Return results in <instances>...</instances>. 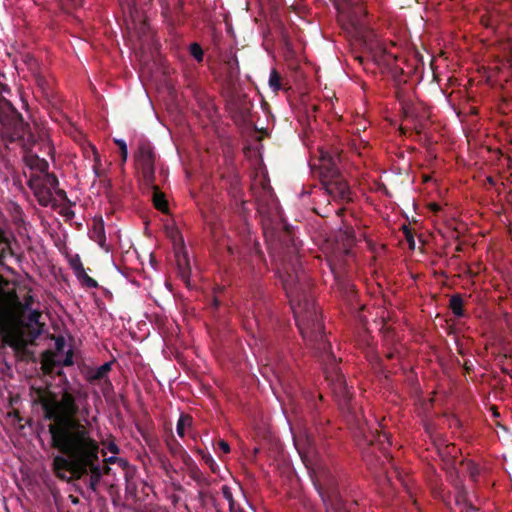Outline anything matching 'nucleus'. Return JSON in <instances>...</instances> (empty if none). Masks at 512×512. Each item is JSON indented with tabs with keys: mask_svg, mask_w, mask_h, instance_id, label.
Instances as JSON below:
<instances>
[{
	"mask_svg": "<svg viewBox=\"0 0 512 512\" xmlns=\"http://www.w3.org/2000/svg\"><path fill=\"white\" fill-rule=\"evenodd\" d=\"M45 417L49 425L52 446L61 452L53 459V469L63 480L79 479L90 469L91 488L95 490L100 477L99 443L86 425L75 418L78 407L72 394L65 392L60 399L53 395L41 397Z\"/></svg>",
	"mask_w": 512,
	"mask_h": 512,
	"instance_id": "1",
	"label": "nucleus"
},
{
	"mask_svg": "<svg viewBox=\"0 0 512 512\" xmlns=\"http://www.w3.org/2000/svg\"><path fill=\"white\" fill-rule=\"evenodd\" d=\"M41 313L28 309L18 299L13 283L0 277V334L19 351L43 331Z\"/></svg>",
	"mask_w": 512,
	"mask_h": 512,
	"instance_id": "2",
	"label": "nucleus"
},
{
	"mask_svg": "<svg viewBox=\"0 0 512 512\" xmlns=\"http://www.w3.org/2000/svg\"><path fill=\"white\" fill-rule=\"evenodd\" d=\"M299 331L304 341L322 339V321L314 299L300 284L298 276L279 274Z\"/></svg>",
	"mask_w": 512,
	"mask_h": 512,
	"instance_id": "3",
	"label": "nucleus"
},
{
	"mask_svg": "<svg viewBox=\"0 0 512 512\" xmlns=\"http://www.w3.org/2000/svg\"><path fill=\"white\" fill-rule=\"evenodd\" d=\"M338 11V20L346 28H357L366 11L354 0H333Z\"/></svg>",
	"mask_w": 512,
	"mask_h": 512,
	"instance_id": "4",
	"label": "nucleus"
},
{
	"mask_svg": "<svg viewBox=\"0 0 512 512\" xmlns=\"http://www.w3.org/2000/svg\"><path fill=\"white\" fill-rule=\"evenodd\" d=\"M154 152L149 145H143L139 148L136 161L141 169L144 180L150 184L154 178Z\"/></svg>",
	"mask_w": 512,
	"mask_h": 512,
	"instance_id": "5",
	"label": "nucleus"
},
{
	"mask_svg": "<svg viewBox=\"0 0 512 512\" xmlns=\"http://www.w3.org/2000/svg\"><path fill=\"white\" fill-rule=\"evenodd\" d=\"M349 422L353 423L356 428L359 430V435L363 436L368 442L374 443L377 442L381 449H386V446H389L390 440L389 435L385 431L378 432L377 430L374 432H369V435L366 434L365 426L367 425V419L362 416L359 418L356 415H351L349 418Z\"/></svg>",
	"mask_w": 512,
	"mask_h": 512,
	"instance_id": "6",
	"label": "nucleus"
},
{
	"mask_svg": "<svg viewBox=\"0 0 512 512\" xmlns=\"http://www.w3.org/2000/svg\"><path fill=\"white\" fill-rule=\"evenodd\" d=\"M337 159L338 158L332 156L328 151H325L322 148L319 149L318 170L323 179L322 182L338 177L339 169Z\"/></svg>",
	"mask_w": 512,
	"mask_h": 512,
	"instance_id": "7",
	"label": "nucleus"
},
{
	"mask_svg": "<svg viewBox=\"0 0 512 512\" xmlns=\"http://www.w3.org/2000/svg\"><path fill=\"white\" fill-rule=\"evenodd\" d=\"M368 49L370 50L373 60L378 65L384 66L386 68H392L393 65H395L397 62V55L391 51H388L383 43L379 40L372 42Z\"/></svg>",
	"mask_w": 512,
	"mask_h": 512,
	"instance_id": "8",
	"label": "nucleus"
},
{
	"mask_svg": "<svg viewBox=\"0 0 512 512\" xmlns=\"http://www.w3.org/2000/svg\"><path fill=\"white\" fill-rule=\"evenodd\" d=\"M66 340L64 337H57L55 340V353L52 356V364L60 366H70L73 364V352L70 348L66 350Z\"/></svg>",
	"mask_w": 512,
	"mask_h": 512,
	"instance_id": "9",
	"label": "nucleus"
},
{
	"mask_svg": "<svg viewBox=\"0 0 512 512\" xmlns=\"http://www.w3.org/2000/svg\"><path fill=\"white\" fill-rule=\"evenodd\" d=\"M323 186L327 194L332 196L334 199H350L349 186L345 181L339 179L338 177L331 180H325L323 182Z\"/></svg>",
	"mask_w": 512,
	"mask_h": 512,
	"instance_id": "10",
	"label": "nucleus"
},
{
	"mask_svg": "<svg viewBox=\"0 0 512 512\" xmlns=\"http://www.w3.org/2000/svg\"><path fill=\"white\" fill-rule=\"evenodd\" d=\"M331 381L333 383V391L337 397L345 402L348 401L351 393L344 376L342 374H336L335 377H331Z\"/></svg>",
	"mask_w": 512,
	"mask_h": 512,
	"instance_id": "11",
	"label": "nucleus"
},
{
	"mask_svg": "<svg viewBox=\"0 0 512 512\" xmlns=\"http://www.w3.org/2000/svg\"><path fill=\"white\" fill-rule=\"evenodd\" d=\"M293 440L299 455L304 459L310 453L312 439L305 432H302L294 436Z\"/></svg>",
	"mask_w": 512,
	"mask_h": 512,
	"instance_id": "12",
	"label": "nucleus"
},
{
	"mask_svg": "<svg viewBox=\"0 0 512 512\" xmlns=\"http://www.w3.org/2000/svg\"><path fill=\"white\" fill-rule=\"evenodd\" d=\"M25 163L31 168L39 172H46L48 163L45 159L40 158L38 155L28 151L24 156Z\"/></svg>",
	"mask_w": 512,
	"mask_h": 512,
	"instance_id": "13",
	"label": "nucleus"
},
{
	"mask_svg": "<svg viewBox=\"0 0 512 512\" xmlns=\"http://www.w3.org/2000/svg\"><path fill=\"white\" fill-rule=\"evenodd\" d=\"M22 61L28 67V69L31 71V73L34 75V77L37 81V84L40 87H43V79L40 75L39 68H38V62L36 61V59L32 55L26 54L22 57Z\"/></svg>",
	"mask_w": 512,
	"mask_h": 512,
	"instance_id": "14",
	"label": "nucleus"
},
{
	"mask_svg": "<svg viewBox=\"0 0 512 512\" xmlns=\"http://www.w3.org/2000/svg\"><path fill=\"white\" fill-rule=\"evenodd\" d=\"M110 370H111V364L104 363L103 365L99 366L98 368L89 371L87 374V380L90 383L99 381V380L105 378Z\"/></svg>",
	"mask_w": 512,
	"mask_h": 512,
	"instance_id": "15",
	"label": "nucleus"
},
{
	"mask_svg": "<svg viewBox=\"0 0 512 512\" xmlns=\"http://www.w3.org/2000/svg\"><path fill=\"white\" fill-rule=\"evenodd\" d=\"M75 276L77 277V279L83 284L85 285L86 287L88 288H97L98 287V283L96 280H94L93 278H91L87 273H86V270L85 268L82 269V272H77L75 273Z\"/></svg>",
	"mask_w": 512,
	"mask_h": 512,
	"instance_id": "16",
	"label": "nucleus"
},
{
	"mask_svg": "<svg viewBox=\"0 0 512 512\" xmlns=\"http://www.w3.org/2000/svg\"><path fill=\"white\" fill-rule=\"evenodd\" d=\"M192 425V418L188 415H181L177 422V434L180 437L185 435V429Z\"/></svg>",
	"mask_w": 512,
	"mask_h": 512,
	"instance_id": "17",
	"label": "nucleus"
},
{
	"mask_svg": "<svg viewBox=\"0 0 512 512\" xmlns=\"http://www.w3.org/2000/svg\"><path fill=\"white\" fill-rule=\"evenodd\" d=\"M35 196L43 206H48L52 201V194L49 190L35 189Z\"/></svg>",
	"mask_w": 512,
	"mask_h": 512,
	"instance_id": "18",
	"label": "nucleus"
},
{
	"mask_svg": "<svg viewBox=\"0 0 512 512\" xmlns=\"http://www.w3.org/2000/svg\"><path fill=\"white\" fill-rule=\"evenodd\" d=\"M462 307L463 301L461 297L455 295L450 299V308L456 316L461 317L463 315Z\"/></svg>",
	"mask_w": 512,
	"mask_h": 512,
	"instance_id": "19",
	"label": "nucleus"
},
{
	"mask_svg": "<svg viewBox=\"0 0 512 512\" xmlns=\"http://www.w3.org/2000/svg\"><path fill=\"white\" fill-rule=\"evenodd\" d=\"M268 83L269 87L275 92L281 89V76L275 69L271 70Z\"/></svg>",
	"mask_w": 512,
	"mask_h": 512,
	"instance_id": "20",
	"label": "nucleus"
},
{
	"mask_svg": "<svg viewBox=\"0 0 512 512\" xmlns=\"http://www.w3.org/2000/svg\"><path fill=\"white\" fill-rule=\"evenodd\" d=\"M439 455L443 457H454L457 453V449L454 445H445L442 443L436 445Z\"/></svg>",
	"mask_w": 512,
	"mask_h": 512,
	"instance_id": "21",
	"label": "nucleus"
},
{
	"mask_svg": "<svg viewBox=\"0 0 512 512\" xmlns=\"http://www.w3.org/2000/svg\"><path fill=\"white\" fill-rule=\"evenodd\" d=\"M153 202H154V205H155V207L157 209H159L161 211H165L166 210L167 203H166V200L164 199L163 194H161L160 192H158V191L154 192Z\"/></svg>",
	"mask_w": 512,
	"mask_h": 512,
	"instance_id": "22",
	"label": "nucleus"
},
{
	"mask_svg": "<svg viewBox=\"0 0 512 512\" xmlns=\"http://www.w3.org/2000/svg\"><path fill=\"white\" fill-rule=\"evenodd\" d=\"M69 265L73 270L74 274L77 272H82V269L84 268L80 256L77 254L70 257Z\"/></svg>",
	"mask_w": 512,
	"mask_h": 512,
	"instance_id": "23",
	"label": "nucleus"
},
{
	"mask_svg": "<svg viewBox=\"0 0 512 512\" xmlns=\"http://www.w3.org/2000/svg\"><path fill=\"white\" fill-rule=\"evenodd\" d=\"M190 53L197 60L202 61L203 59V50L197 43H193L190 45Z\"/></svg>",
	"mask_w": 512,
	"mask_h": 512,
	"instance_id": "24",
	"label": "nucleus"
},
{
	"mask_svg": "<svg viewBox=\"0 0 512 512\" xmlns=\"http://www.w3.org/2000/svg\"><path fill=\"white\" fill-rule=\"evenodd\" d=\"M115 143L119 146V150L121 151L122 161L125 162L128 157V148L126 142L122 139H115Z\"/></svg>",
	"mask_w": 512,
	"mask_h": 512,
	"instance_id": "25",
	"label": "nucleus"
},
{
	"mask_svg": "<svg viewBox=\"0 0 512 512\" xmlns=\"http://www.w3.org/2000/svg\"><path fill=\"white\" fill-rule=\"evenodd\" d=\"M222 493H223L224 498L227 500V502L229 504V508L231 509V506H234V503H233V498H232L230 489L227 486H224L222 488Z\"/></svg>",
	"mask_w": 512,
	"mask_h": 512,
	"instance_id": "26",
	"label": "nucleus"
},
{
	"mask_svg": "<svg viewBox=\"0 0 512 512\" xmlns=\"http://www.w3.org/2000/svg\"><path fill=\"white\" fill-rule=\"evenodd\" d=\"M322 335H323L322 339H319V338H318L317 340H316V339H313L312 341H305V342H306L307 344L318 343V345H319V346H317V349H320V346H322V347H323V349L325 350V349H326L327 344H326V342L324 341V332H323V331H322Z\"/></svg>",
	"mask_w": 512,
	"mask_h": 512,
	"instance_id": "27",
	"label": "nucleus"
},
{
	"mask_svg": "<svg viewBox=\"0 0 512 512\" xmlns=\"http://www.w3.org/2000/svg\"><path fill=\"white\" fill-rule=\"evenodd\" d=\"M346 238H347L346 242L342 244V248H341V250H343L344 252H348V249L352 243V236L350 233H346Z\"/></svg>",
	"mask_w": 512,
	"mask_h": 512,
	"instance_id": "28",
	"label": "nucleus"
},
{
	"mask_svg": "<svg viewBox=\"0 0 512 512\" xmlns=\"http://www.w3.org/2000/svg\"><path fill=\"white\" fill-rule=\"evenodd\" d=\"M218 447L219 449L224 453V454H227L230 452V446L229 444L224 441V440H221L218 442Z\"/></svg>",
	"mask_w": 512,
	"mask_h": 512,
	"instance_id": "29",
	"label": "nucleus"
},
{
	"mask_svg": "<svg viewBox=\"0 0 512 512\" xmlns=\"http://www.w3.org/2000/svg\"><path fill=\"white\" fill-rule=\"evenodd\" d=\"M106 449H107L110 453H112V454H114V455H117V454L119 453V448H118V446H117L115 443H113V442L108 443V444H107V446H106Z\"/></svg>",
	"mask_w": 512,
	"mask_h": 512,
	"instance_id": "30",
	"label": "nucleus"
},
{
	"mask_svg": "<svg viewBox=\"0 0 512 512\" xmlns=\"http://www.w3.org/2000/svg\"><path fill=\"white\" fill-rule=\"evenodd\" d=\"M92 151L94 154L95 164L93 165V169L96 174H98V168H99V155L94 147H92Z\"/></svg>",
	"mask_w": 512,
	"mask_h": 512,
	"instance_id": "31",
	"label": "nucleus"
},
{
	"mask_svg": "<svg viewBox=\"0 0 512 512\" xmlns=\"http://www.w3.org/2000/svg\"><path fill=\"white\" fill-rule=\"evenodd\" d=\"M46 178H47V181H48L51 185H54V184H56V183H57V180H56L54 177L50 176V175H46Z\"/></svg>",
	"mask_w": 512,
	"mask_h": 512,
	"instance_id": "32",
	"label": "nucleus"
},
{
	"mask_svg": "<svg viewBox=\"0 0 512 512\" xmlns=\"http://www.w3.org/2000/svg\"><path fill=\"white\" fill-rule=\"evenodd\" d=\"M50 356H51V355H50L49 353H46V354L44 355V363H43V365H44L45 367H48V365H49V358H50Z\"/></svg>",
	"mask_w": 512,
	"mask_h": 512,
	"instance_id": "33",
	"label": "nucleus"
},
{
	"mask_svg": "<svg viewBox=\"0 0 512 512\" xmlns=\"http://www.w3.org/2000/svg\"><path fill=\"white\" fill-rule=\"evenodd\" d=\"M117 460L118 458L114 454L106 459L108 463H115Z\"/></svg>",
	"mask_w": 512,
	"mask_h": 512,
	"instance_id": "34",
	"label": "nucleus"
},
{
	"mask_svg": "<svg viewBox=\"0 0 512 512\" xmlns=\"http://www.w3.org/2000/svg\"><path fill=\"white\" fill-rule=\"evenodd\" d=\"M230 512H242L240 509L235 508V506H231Z\"/></svg>",
	"mask_w": 512,
	"mask_h": 512,
	"instance_id": "35",
	"label": "nucleus"
},
{
	"mask_svg": "<svg viewBox=\"0 0 512 512\" xmlns=\"http://www.w3.org/2000/svg\"><path fill=\"white\" fill-rule=\"evenodd\" d=\"M74 5H77L80 3V0H71Z\"/></svg>",
	"mask_w": 512,
	"mask_h": 512,
	"instance_id": "36",
	"label": "nucleus"
},
{
	"mask_svg": "<svg viewBox=\"0 0 512 512\" xmlns=\"http://www.w3.org/2000/svg\"><path fill=\"white\" fill-rule=\"evenodd\" d=\"M323 502L326 504V506L328 507V503H327V500L323 497Z\"/></svg>",
	"mask_w": 512,
	"mask_h": 512,
	"instance_id": "37",
	"label": "nucleus"
},
{
	"mask_svg": "<svg viewBox=\"0 0 512 512\" xmlns=\"http://www.w3.org/2000/svg\"><path fill=\"white\" fill-rule=\"evenodd\" d=\"M327 512H333V511H331V510H330V508L328 507V508H327Z\"/></svg>",
	"mask_w": 512,
	"mask_h": 512,
	"instance_id": "38",
	"label": "nucleus"
}]
</instances>
